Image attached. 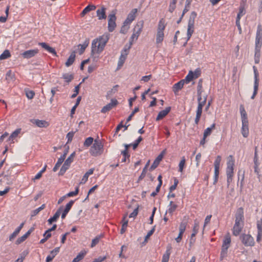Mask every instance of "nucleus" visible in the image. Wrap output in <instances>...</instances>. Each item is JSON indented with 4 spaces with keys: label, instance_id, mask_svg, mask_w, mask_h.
<instances>
[{
    "label": "nucleus",
    "instance_id": "1",
    "mask_svg": "<svg viewBox=\"0 0 262 262\" xmlns=\"http://www.w3.org/2000/svg\"><path fill=\"white\" fill-rule=\"evenodd\" d=\"M109 38L107 35H103L93 40L92 43L91 55L100 54L103 50Z\"/></svg>",
    "mask_w": 262,
    "mask_h": 262
},
{
    "label": "nucleus",
    "instance_id": "2",
    "mask_svg": "<svg viewBox=\"0 0 262 262\" xmlns=\"http://www.w3.org/2000/svg\"><path fill=\"white\" fill-rule=\"evenodd\" d=\"M244 226V212L241 207L237 209L235 214V224L233 228V234L237 236L241 232Z\"/></svg>",
    "mask_w": 262,
    "mask_h": 262
},
{
    "label": "nucleus",
    "instance_id": "3",
    "mask_svg": "<svg viewBox=\"0 0 262 262\" xmlns=\"http://www.w3.org/2000/svg\"><path fill=\"white\" fill-rule=\"evenodd\" d=\"M144 26V21L143 20L137 23L133 29V33L129 38L128 47H132L134 41L137 40L139 36L141 33Z\"/></svg>",
    "mask_w": 262,
    "mask_h": 262
},
{
    "label": "nucleus",
    "instance_id": "4",
    "mask_svg": "<svg viewBox=\"0 0 262 262\" xmlns=\"http://www.w3.org/2000/svg\"><path fill=\"white\" fill-rule=\"evenodd\" d=\"M103 145L101 141L100 140H95L90 149V153L93 157H98L103 154Z\"/></svg>",
    "mask_w": 262,
    "mask_h": 262
},
{
    "label": "nucleus",
    "instance_id": "5",
    "mask_svg": "<svg viewBox=\"0 0 262 262\" xmlns=\"http://www.w3.org/2000/svg\"><path fill=\"white\" fill-rule=\"evenodd\" d=\"M166 26L165 20L163 18L160 19L158 23L156 34V43L157 44L161 43L164 39V31L165 29Z\"/></svg>",
    "mask_w": 262,
    "mask_h": 262
},
{
    "label": "nucleus",
    "instance_id": "6",
    "mask_svg": "<svg viewBox=\"0 0 262 262\" xmlns=\"http://www.w3.org/2000/svg\"><path fill=\"white\" fill-rule=\"evenodd\" d=\"M75 156V152H73L70 155L68 159L65 161L64 164L62 166L59 172V175L62 176L66 172L67 169H69L71 163L73 161L74 158Z\"/></svg>",
    "mask_w": 262,
    "mask_h": 262
},
{
    "label": "nucleus",
    "instance_id": "7",
    "mask_svg": "<svg viewBox=\"0 0 262 262\" xmlns=\"http://www.w3.org/2000/svg\"><path fill=\"white\" fill-rule=\"evenodd\" d=\"M131 48L126 45L123 50L121 51V54L118 62V68L120 69L123 65L127 55L129 53V50Z\"/></svg>",
    "mask_w": 262,
    "mask_h": 262
},
{
    "label": "nucleus",
    "instance_id": "8",
    "mask_svg": "<svg viewBox=\"0 0 262 262\" xmlns=\"http://www.w3.org/2000/svg\"><path fill=\"white\" fill-rule=\"evenodd\" d=\"M240 239L246 247H252L254 245V239L250 234H243L241 235Z\"/></svg>",
    "mask_w": 262,
    "mask_h": 262
},
{
    "label": "nucleus",
    "instance_id": "9",
    "mask_svg": "<svg viewBox=\"0 0 262 262\" xmlns=\"http://www.w3.org/2000/svg\"><path fill=\"white\" fill-rule=\"evenodd\" d=\"M254 73V91L253 95L251 96V99H254L255 96L256 95L259 86V79H258V72L257 71V68L255 66L253 67Z\"/></svg>",
    "mask_w": 262,
    "mask_h": 262
},
{
    "label": "nucleus",
    "instance_id": "10",
    "mask_svg": "<svg viewBox=\"0 0 262 262\" xmlns=\"http://www.w3.org/2000/svg\"><path fill=\"white\" fill-rule=\"evenodd\" d=\"M221 157L220 156H217L215 159V160L214 162V182L213 184H215L217 183L218 181L219 173H220V166L221 162Z\"/></svg>",
    "mask_w": 262,
    "mask_h": 262
},
{
    "label": "nucleus",
    "instance_id": "11",
    "mask_svg": "<svg viewBox=\"0 0 262 262\" xmlns=\"http://www.w3.org/2000/svg\"><path fill=\"white\" fill-rule=\"evenodd\" d=\"M115 14V12H113L108 15V30L109 32H113L116 27V17Z\"/></svg>",
    "mask_w": 262,
    "mask_h": 262
},
{
    "label": "nucleus",
    "instance_id": "12",
    "mask_svg": "<svg viewBox=\"0 0 262 262\" xmlns=\"http://www.w3.org/2000/svg\"><path fill=\"white\" fill-rule=\"evenodd\" d=\"M118 103V101L116 99H112L111 101V102L103 106L101 110V112L102 113H105L110 110H111L113 108L115 107Z\"/></svg>",
    "mask_w": 262,
    "mask_h": 262
},
{
    "label": "nucleus",
    "instance_id": "13",
    "mask_svg": "<svg viewBox=\"0 0 262 262\" xmlns=\"http://www.w3.org/2000/svg\"><path fill=\"white\" fill-rule=\"evenodd\" d=\"M38 52L39 50L37 49L29 50L25 51L21 55L24 58L29 59L35 56Z\"/></svg>",
    "mask_w": 262,
    "mask_h": 262
},
{
    "label": "nucleus",
    "instance_id": "14",
    "mask_svg": "<svg viewBox=\"0 0 262 262\" xmlns=\"http://www.w3.org/2000/svg\"><path fill=\"white\" fill-rule=\"evenodd\" d=\"M138 12V10L136 8L133 9L128 14L127 18L124 20L125 24H129L135 19L136 17V14Z\"/></svg>",
    "mask_w": 262,
    "mask_h": 262
},
{
    "label": "nucleus",
    "instance_id": "15",
    "mask_svg": "<svg viewBox=\"0 0 262 262\" xmlns=\"http://www.w3.org/2000/svg\"><path fill=\"white\" fill-rule=\"evenodd\" d=\"M68 152V150H66L63 153V154L58 159L57 162L56 163L55 165L54 166L53 170L54 171H56L57 169L59 168L61 164L63 163L64 161L66 156Z\"/></svg>",
    "mask_w": 262,
    "mask_h": 262
},
{
    "label": "nucleus",
    "instance_id": "16",
    "mask_svg": "<svg viewBox=\"0 0 262 262\" xmlns=\"http://www.w3.org/2000/svg\"><path fill=\"white\" fill-rule=\"evenodd\" d=\"M32 123L35 124L39 127H47L49 126V123L45 120H40L39 119H33L31 121Z\"/></svg>",
    "mask_w": 262,
    "mask_h": 262
},
{
    "label": "nucleus",
    "instance_id": "17",
    "mask_svg": "<svg viewBox=\"0 0 262 262\" xmlns=\"http://www.w3.org/2000/svg\"><path fill=\"white\" fill-rule=\"evenodd\" d=\"M242 127L241 132L244 137L247 138L249 135V122L248 121H242Z\"/></svg>",
    "mask_w": 262,
    "mask_h": 262
},
{
    "label": "nucleus",
    "instance_id": "18",
    "mask_svg": "<svg viewBox=\"0 0 262 262\" xmlns=\"http://www.w3.org/2000/svg\"><path fill=\"white\" fill-rule=\"evenodd\" d=\"M184 83V80H181L173 85L172 91L176 95H177L178 92L183 88Z\"/></svg>",
    "mask_w": 262,
    "mask_h": 262
},
{
    "label": "nucleus",
    "instance_id": "19",
    "mask_svg": "<svg viewBox=\"0 0 262 262\" xmlns=\"http://www.w3.org/2000/svg\"><path fill=\"white\" fill-rule=\"evenodd\" d=\"M38 45L40 46L42 48H43L50 53H51L54 55H56V52L54 48L50 47L47 43L39 42Z\"/></svg>",
    "mask_w": 262,
    "mask_h": 262
},
{
    "label": "nucleus",
    "instance_id": "20",
    "mask_svg": "<svg viewBox=\"0 0 262 262\" xmlns=\"http://www.w3.org/2000/svg\"><path fill=\"white\" fill-rule=\"evenodd\" d=\"M171 107L169 106L160 111L156 118V121H159L164 118L169 113Z\"/></svg>",
    "mask_w": 262,
    "mask_h": 262
},
{
    "label": "nucleus",
    "instance_id": "21",
    "mask_svg": "<svg viewBox=\"0 0 262 262\" xmlns=\"http://www.w3.org/2000/svg\"><path fill=\"white\" fill-rule=\"evenodd\" d=\"M60 247H56L50 251V254L46 258V261H51L55 256L59 253Z\"/></svg>",
    "mask_w": 262,
    "mask_h": 262
},
{
    "label": "nucleus",
    "instance_id": "22",
    "mask_svg": "<svg viewBox=\"0 0 262 262\" xmlns=\"http://www.w3.org/2000/svg\"><path fill=\"white\" fill-rule=\"evenodd\" d=\"M163 157V154L162 153L160 154L154 161L152 164L151 165V166L149 168V170H152L155 169V168H156L158 167V166L159 165L160 161L162 160Z\"/></svg>",
    "mask_w": 262,
    "mask_h": 262
},
{
    "label": "nucleus",
    "instance_id": "23",
    "mask_svg": "<svg viewBox=\"0 0 262 262\" xmlns=\"http://www.w3.org/2000/svg\"><path fill=\"white\" fill-rule=\"evenodd\" d=\"M231 237L229 233H228L224 236V238L223 242L222 248H227L228 249L230 246L231 244Z\"/></svg>",
    "mask_w": 262,
    "mask_h": 262
},
{
    "label": "nucleus",
    "instance_id": "24",
    "mask_svg": "<svg viewBox=\"0 0 262 262\" xmlns=\"http://www.w3.org/2000/svg\"><path fill=\"white\" fill-rule=\"evenodd\" d=\"M234 169H229L226 168V174H227V182L228 185H229L230 184L232 181V179L233 177L234 173Z\"/></svg>",
    "mask_w": 262,
    "mask_h": 262
},
{
    "label": "nucleus",
    "instance_id": "25",
    "mask_svg": "<svg viewBox=\"0 0 262 262\" xmlns=\"http://www.w3.org/2000/svg\"><path fill=\"white\" fill-rule=\"evenodd\" d=\"M105 10L106 9L102 7L101 9H98L97 10V16H98L99 20L105 19L106 18Z\"/></svg>",
    "mask_w": 262,
    "mask_h": 262
},
{
    "label": "nucleus",
    "instance_id": "26",
    "mask_svg": "<svg viewBox=\"0 0 262 262\" xmlns=\"http://www.w3.org/2000/svg\"><path fill=\"white\" fill-rule=\"evenodd\" d=\"M206 100H207V96L205 97L203 99L202 97H201V98L200 99L199 97L198 98V106L197 107V111H199L200 112H202V109L203 106L205 105V104L206 103Z\"/></svg>",
    "mask_w": 262,
    "mask_h": 262
},
{
    "label": "nucleus",
    "instance_id": "27",
    "mask_svg": "<svg viewBox=\"0 0 262 262\" xmlns=\"http://www.w3.org/2000/svg\"><path fill=\"white\" fill-rule=\"evenodd\" d=\"M239 111H240V113H241V115L242 122V121L245 122V121H248L247 113H246V112L245 110V108L243 105H240Z\"/></svg>",
    "mask_w": 262,
    "mask_h": 262
},
{
    "label": "nucleus",
    "instance_id": "28",
    "mask_svg": "<svg viewBox=\"0 0 262 262\" xmlns=\"http://www.w3.org/2000/svg\"><path fill=\"white\" fill-rule=\"evenodd\" d=\"M75 52L73 51L71 55H70L69 57L68 58L67 61L66 62V66L67 67H70L71 66L74 62L75 60Z\"/></svg>",
    "mask_w": 262,
    "mask_h": 262
},
{
    "label": "nucleus",
    "instance_id": "29",
    "mask_svg": "<svg viewBox=\"0 0 262 262\" xmlns=\"http://www.w3.org/2000/svg\"><path fill=\"white\" fill-rule=\"evenodd\" d=\"M96 9L95 6L93 5H89L86 6L81 12L80 15L81 16H84L88 12L94 10Z\"/></svg>",
    "mask_w": 262,
    "mask_h": 262
},
{
    "label": "nucleus",
    "instance_id": "30",
    "mask_svg": "<svg viewBox=\"0 0 262 262\" xmlns=\"http://www.w3.org/2000/svg\"><path fill=\"white\" fill-rule=\"evenodd\" d=\"M60 213H61V208L60 209H59L56 212V213L54 214V215H53V217L50 218L48 220L49 224L51 225L52 224V223L56 222L57 221V220L59 218V217L60 215Z\"/></svg>",
    "mask_w": 262,
    "mask_h": 262
},
{
    "label": "nucleus",
    "instance_id": "31",
    "mask_svg": "<svg viewBox=\"0 0 262 262\" xmlns=\"http://www.w3.org/2000/svg\"><path fill=\"white\" fill-rule=\"evenodd\" d=\"M94 171V168L90 169L83 176L80 183L84 184L88 181L89 176L93 173Z\"/></svg>",
    "mask_w": 262,
    "mask_h": 262
},
{
    "label": "nucleus",
    "instance_id": "32",
    "mask_svg": "<svg viewBox=\"0 0 262 262\" xmlns=\"http://www.w3.org/2000/svg\"><path fill=\"white\" fill-rule=\"evenodd\" d=\"M126 215H124V217L122 219V228L120 230V233L121 234H123L125 233V232L126 230V228L128 225V220H126Z\"/></svg>",
    "mask_w": 262,
    "mask_h": 262
},
{
    "label": "nucleus",
    "instance_id": "33",
    "mask_svg": "<svg viewBox=\"0 0 262 262\" xmlns=\"http://www.w3.org/2000/svg\"><path fill=\"white\" fill-rule=\"evenodd\" d=\"M246 13V10L244 4H241L239 7V12L237 15L236 19H241L242 17Z\"/></svg>",
    "mask_w": 262,
    "mask_h": 262
},
{
    "label": "nucleus",
    "instance_id": "34",
    "mask_svg": "<svg viewBox=\"0 0 262 262\" xmlns=\"http://www.w3.org/2000/svg\"><path fill=\"white\" fill-rule=\"evenodd\" d=\"M89 44V39H87L85 40L84 43L82 45H79L78 47H80L79 53L80 55H81L84 52L86 48L88 46Z\"/></svg>",
    "mask_w": 262,
    "mask_h": 262
},
{
    "label": "nucleus",
    "instance_id": "35",
    "mask_svg": "<svg viewBox=\"0 0 262 262\" xmlns=\"http://www.w3.org/2000/svg\"><path fill=\"white\" fill-rule=\"evenodd\" d=\"M194 25H188V24L187 31V40H188L191 37L192 34L194 32Z\"/></svg>",
    "mask_w": 262,
    "mask_h": 262
},
{
    "label": "nucleus",
    "instance_id": "36",
    "mask_svg": "<svg viewBox=\"0 0 262 262\" xmlns=\"http://www.w3.org/2000/svg\"><path fill=\"white\" fill-rule=\"evenodd\" d=\"M260 48H255L254 62L256 64H258L260 61Z\"/></svg>",
    "mask_w": 262,
    "mask_h": 262
},
{
    "label": "nucleus",
    "instance_id": "37",
    "mask_svg": "<svg viewBox=\"0 0 262 262\" xmlns=\"http://www.w3.org/2000/svg\"><path fill=\"white\" fill-rule=\"evenodd\" d=\"M215 127V124H212L210 127L207 128L204 132L203 136L204 138H207L208 136H210L211 134L212 130L214 129Z\"/></svg>",
    "mask_w": 262,
    "mask_h": 262
},
{
    "label": "nucleus",
    "instance_id": "38",
    "mask_svg": "<svg viewBox=\"0 0 262 262\" xmlns=\"http://www.w3.org/2000/svg\"><path fill=\"white\" fill-rule=\"evenodd\" d=\"M199 229V225L198 223H195L194 224V226L192 230V233L191 235V239H190V243H192V241L193 239V237L195 236V235L198 232Z\"/></svg>",
    "mask_w": 262,
    "mask_h": 262
},
{
    "label": "nucleus",
    "instance_id": "39",
    "mask_svg": "<svg viewBox=\"0 0 262 262\" xmlns=\"http://www.w3.org/2000/svg\"><path fill=\"white\" fill-rule=\"evenodd\" d=\"M86 253V252L85 251H81L80 253H78V254L77 255V256L75 258H74L72 262L80 261L81 260H82L84 258Z\"/></svg>",
    "mask_w": 262,
    "mask_h": 262
},
{
    "label": "nucleus",
    "instance_id": "40",
    "mask_svg": "<svg viewBox=\"0 0 262 262\" xmlns=\"http://www.w3.org/2000/svg\"><path fill=\"white\" fill-rule=\"evenodd\" d=\"M177 207V205L173 204L172 201H170L169 204V207L168 210L166 211L165 215L167 213V212L172 215L173 212L176 210Z\"/></svg>",
    "mask_w": 262,
    "mask_h": 262
},
{
    "label": "nucleus",
    "instance_id": "41",
    "mask_svg": "<svg viewBox=\"0 0 262 262\" xmlns=\"http://www.w3.org/2000/svg\"><path fill=\"white\" fill-rule=\"evenodd\" d=\"M197 14L195 11H192L190 15L188 24V25H194L195 19L196 17Z\"/></svg>",
    "mask_w": 262,
    "mask_h": 262
},
{
    "label": "nucleus",
    "instance_id": "42",
    "mask_svg": "<svg viewBox=\"0 0 262 262\" xmlns=\"http://www.w3.org/2000/svg\"><path fill=\"white\" fill-rule=\"evenodd\" d=\"M193 79H194V78L193 75V72L192 71H190L185 78L182 79V80H184V83H188Z\"/></svg>",
    "mask_w": 262,
    "mask_h": 262
},
{
    "label": "nucleus",
    "instance_id": "43",
    "mask_svg": "<svg viewBox=\"0 0 262 262\" xmlns=\"http://www.w3.org/2000/svg\"><path fill=\"white\" fill-rule=\"evenodd\" d=\"M62 78L64 79L66 82L69 83L74 79V76L73 74L65 73L62 75Z\"/></svg>",
    "mask_w": 262,
    "mask_h": 262
},
{
    "label": "nucleus",
    "instance_id": "44",
    "mask_svg": "<svg viewBox=\"0 0 262 262\" xmlns=\"http://www.w3.org/2000/svg\"><path fill=\"white\" fill-rule=\"evenodd\" d=\"M234 160L233 159V157L232 156H230L229 157V160L227 162V168L234 169Z\"/></svg>",
    "mask_w": 262,
    "mask_h": 262
},
{
    "label": "nucleus",
    "instance_id": "45",
    "mask_svg": "<svg viewBox=\"0 0 262 262\" xmlns=\"http://www.w3.org/2000/svg\"><path fill=\"white\" fill-rule=\"evenodd\" d=\"M11 56V54L8 50H6L0 55V60H3L8 58Z\"/></svg>",
    "mask_w": 262,
    "mask_h": 262
},
{
    "label": "nucleus",
    "instance_id": "46",
    "mask_svg": "<svg viewBox=\"0 0 262 262\" xmlns=\"http://www.w3.org/2000/svg\"><path fill=\"white\" fill-rule=\"evenodd\" d=\"M187 226L186 222H182L179 226V234H183L184 233Z\"/></svg>",
    "mask_w": 262,
    "mask_h": 262
},
{
    "label": "nucleus",
    "instance_id": "47",
    "mask_svg": "<svg viewBox=\"0 0 262 262\" xmlns=\"http://www.w3.org/2000/svg\"><path fill=\"white\" fill-rule=\"evenodd\" d=\"M93 141H94L93 138H92L91 137H88L85 140L84 143H83V145H84V146H85L86 147H88L92 144Z\"/></svg>",
    "mask_w": 262,
    "mask_h": 262
},
{
    "label": "nucleus",
    "instance_id": "48",
    "mask_svg": "<svg viewBox=\"0 0 262 262\" xmlns=\"http://www.w3.org/2000/svg\"><path fill=\"white\" fill-rule=\"evenodd\" d=\"M129 24H125V21L123 23V26L121 27L120 32L122 34H126L129 29Z\"/></svg>",
    "mask_w": 262,
    "mask_h": 262
},
{
    "label": "nucleus",
    "instance_id": "49",
    "mask_svg": "<svg viewBox=\"0 0 262 262\" xmlns=\"http://www.w3.org/2000/svg\"><path fill=\"white\" fill-rule=\"evenodd\" d=\"M20 133V129H16L14 132H13L11 135L9 136L8 139V141L13 140L14 138L17 137L18 135Z\"/></svg>",
    "mask_w": 262,
    "mask_h": 262
},
{
    "label": "nucleus",
    "instance_id": "50",
    "mask_svg": "<svg viewBox=\"0 0 262 262\" xmlns=\"http://www.w3.org/2000/svg\"><path fill=\"white\" fill-rule=\"evenodd\" d=\"M102 236H101V235H99V236H96L92 241V243H91V248H93L97 244H98L99 243V241H100V238Z\"/></svg>",
    "mask_w": 262,
    "mask_h": 262
},
{
    "label": "nucleus",
    "instance_id": "51",
    "mask_svg": "<svg viewBox=\"0 0 262 262\" xmlns=\"http://www.w3.org/2000/svg\"><path fill=\"white\" fill-rule=\"evenodd\" d=\"M228 249L227 248H222L221 249V252L220 254V259L223 260V259L227 256Z\"/></svg>",
    "mask_w": 262,
    "mask_h": 262
},
{
    "label": "nucleus",
    "instance_id": "52",
    "mask_svg": "<svg viewBox=\"0 0 262 262\" xmlns=\"http://www.w3.org/2000/svg\"><path fill=\"white\" fill-rule=\"evenodd\" d=\"M185 158L184 157H183L179 164V171L180 172L183 171L184 165L185 164Z\"/></svg>",
    "mask_w": 262,
    "mask_h": 262
},
{
    "label": "nucleus",
    "instance_id": "53",
    "mask_svg": "<svg viewBox=\"0 0 262 262\" xmlns=\"http://www.w3.org/2000/svg\"><path fill=\"white\" fill-rule=\"evenodd\" d=\"M155 228H156V226H155L152 228V229L150 231H149L148 232L147 235L145 237V239H144L145 243H146L148 241V239L150 237V236L153 234V233H154V232L155 231Z\"/></svg>",
    "mask_w": 262,
    "mask_h": 262
},
{
    "label": "nucleus",
    "instance_id": "54",
    "mask_svg": "<svg viewBox=\"0 0 262 262\" xmlns=\"http://www.w3.org/2000/svg\"><path fill=\"white\" fill-rule=\"evenodd\" d=\"M79 192V187H77L75 189V190L74 191H71L67 193L66 195L67 197H72L73 196H75L78 194Z\"/></svg>",
    "mask_w": 262,
    "mask_h": 262
},
{
    "label": "nucleus",
    "instance_id": "55",
    "mask_svg": "<svg viewBox=\"0 0 262 262\" xmlns=\"http://www.w3.org/2000/svg\"><path fill=\"white\" fill-rule=\"evenodd\" d=\"M143 140V138L141 136H140L135 141V142L132 144L133 146V148L134 149H135L138 147L139 144L140 143L141 141H142Z\"/></svg>",
    "mask_w": 262,
    "mask_h": 262
},
{
    "label": "nucleus",
    "instance_id": "56",
    "mask_svg": "<svg viewBox=\"0 0 262 262\" xmlns=\"http://www.w3.org/2000/svg\"><path fill=\"white\" fill-rule=\"evenodd\" d=\"M202 112H200L199 111L196 110V117L195 118L194 122H195V124L196 125H198L199 124V122L200 121V118H201V117L202 115Z\"/></svg>",
    "mask_w": 262,
    "mask_h": 262
},
{
    "label": "nucleus",
    "instance_id": "57",
    "mask_svg": "<svg viewBox=\"0 0 262 262\" xmlns=\"http://www.w3.org/2000/svg\"><path fill=\"white\" fill-rule=\"evenodd\" d=\"M174 180V184L171 185L169 188V190L170 192H172L176 189V187L179 183V181L176 178H173Z\"/></svg>",
    "mask_w": 262,
    "mask_h": 262
},
{
    "label": "nucleus",
    "instance_id": "58",
    "mask_svg": "<svg viewBox=\"0 0 262 262\" xmlns=\"http://www.w3.org/2000/svg\"><path fill=\"white\" fill-rule=\"evenodd\" d=\"M74 203V201L71 200L66 206V207L64 209V211H67L68 212H69L71 208H72V206L73 205Z\"/></svg>",
    "mask_w": 262,
    "mask_h": 262
},
{
    "label": "nucleus",
    "instance_id": "59",
    "mask_svg": "<svg viewBox=\"0 0 262 262\" xmlns=\"http://www.w3.org/2000/svg\"><path fill=\"white\" fill-rule=\"evenodd\" d=\"M261 37L256 36L255 38V48H261Z\"/></svg>",
    "mask_w": 262,
    "mask_h": 262
},
{
    "label": "nucleus",
    "instance_id": "60",
    "mask_svg": "<svg viewBox=\"0 0 262 262\" xmlns=\"http://www.w3.org/2000/svg\"><path fill=\"white\" fill-rule=\"evenodd\" d=\"M26 95L28 99H32L35 95V93L33 91L28 90L26 91Z\"/></svg>",
    "mask_w": 262,
    "mask_h": 262
},
{
    "label": "nucleus",
    "instance_id": "61",
    "mask_svg": "<svg viewBox=\"0 0 262 262\" xmlns=\"http://www.w3.org/2000/svg\"><path fill=\"white\" fill-rule=\"evenodd\" d=\"M257 232L262 233V219L257 221Z\"/></svg>",
    "mask_w": 262,
    "mask_h": 262
},
{
    "label": "nucleus",
    "instance_id": "62",
    "mask_svg": "<svg viewBox=\"0 0 262 262\" xmlns=\"http://www.w3.org/2000/svg\"><path fill=\"white\" fill-rule=\"evenodd\" d=\"M75 132H70L68 133L67 135V138L68 139V142L67 143H70L72 141L73 138L74 137Z\"/></svg>",
    "mask_w": 262,
    "mask_h": 262
},
{
    "label": "nucleus",
    "instance_id": "63",
    "mask_svg": "<svg viewBox=\"0 0 262 262\" xmlns=\"http://www.w3.org/2000/svg\"><path fill=\"white\" fill-rule=\"evenodd\" d=\"M146 172H147L146 168H144L143 169V170L142 171L141 175L139 176V177L138 178V180L137 181L138 182H139L140 181H141L142 179H143L145 178V177L146 176Z\"/></svg>",
    "mask_w": 262,
    "mask_h": 262
},
{
    "label": "nucleus",
    "instance_id": "64",
    "mask_svg": "<svg viewBox=\"0 0 262 262\" xmlns=\"http://www.w3.org/2000/svg\"><path fill=\"white\" fill-rule=\"evenodd\" d=\"M27 238V237L25 236V235H23L21 237L17 238V239L16 241V244L19 245L21 244V243L24 242Z\"/></svg>",
    "mask_w": 262,
    "mask_h": 262
}]
</instances>
